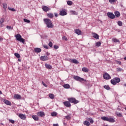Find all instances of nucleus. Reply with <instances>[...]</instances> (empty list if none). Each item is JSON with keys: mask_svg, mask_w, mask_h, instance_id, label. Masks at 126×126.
Masks as SVG:
<instances>
[{"mask_svg": "<svg viewBox=\"0 0 126 126\" xmlns=\"http://www.w3.org/2000/svg\"><path fill=\"white\" fill-rule=\"evenodd\" d=\"M100 46H101V42L98 41V42H96V43H95L96 47H100Z\"/></svg>", "mask_w": 126, "mask_h": 126, "instance_id": "35", "label": "nucleus"}, {"mask_svg": "<svg viewBox=\"0 0 126 126\" xmlns=\"http://www.w3.org/2000/svg\"><path fill=\"white\" fill-rule=\"evenodd\" d=\"M116 114L117 115V116L118 117H122L123 115H122V114H121V113L118 112H116Z\"/></svg>", "mask_w": 126, "mask_h": 126, "instance_id": "39", "label": "nucleus"}, {"mask_svg": "<svg viewBox=\"0 0 126 126\" xmlns=\"http://www.w3.org/2000/svg\"><path fill=\"white\" fill-rule=\"evenodd\" d=\"M72 60L73 59H68V61L70 63H72Z\"/></svg>", "mask_w": 126, "mask_h": 126, "instance_id": "54", "label": "nucleus"}, {"mask_svg": "<svg viewBox=\"0 0 126 126\" xmlns=\"http://www.w3.org/2000/svg\"><path fill=\"white\" fill-rule=\"evenodd\" d=\"M2 5L3 6V8L4 9H6V8H7V4H6V3H4L2 4Z\"/></svg>", "mask_w": 126, "mask_h": 126, "instance_id": "37", "label": "nucleus"}, {"mask_svg": "<svg viewBox=\"0 0 126 126\" xmlns=\"http://www.w3.org/2000/svg\"><path fill=\"white\" fill-rule=\"evenodd\" d=\"M114 80H115V82H116V84L119 83L121 82V79L118 77L114 78Z\"/></svg>", "mask_w": 126, "mask_h": 126, "instance_id": "21", "label": "nucleus"}, {"mask_svg": "<svg viewBox=\"0 0 126 126\" xmlns=\"http://www.w3.org/2000/svg\"><path fill=\"white\" fill-rule=\"evenodd\" d=\"M67 100L69 101L70 103H73V104H77L79 102L78 100H76L75 98L73 97H69L67 98Z\"/></svg>", "mask_w": 126, "mask_h": 126, "instance_id": "3", "label": "nucleus"}, {"mask_svg": "<svg viewBox=\"0 0 126 126\" xmlns=\"http://www.w3.org/2000/svg\"><path fill=\"white\" fill-rule=\"evenodd\" d=\"M48 46H49L50 48H53V43L50 41L48 44Z\"/></svg>", "mask_w": 126, "mask_h": 126, "instance_id": "44", "label": "nucleus"}, {"mask_svg": "<svg viewBox=\"0 0 126 126\" xmlns=\"http://www.w3.org/2000/svg\"><path fill=\"white\" fill-rule=\"evenodd\" d=\"M115 15L117 17H120L121 16V13L119 11L115 12Z\"/></svg>", "mask_w": 126, "mask_h": 126, "instance_id": "23", "label": "nucleus"}, {"mask_svg": "<svg viewBox=\"0 0 126 126\" xmlns=\"http://www.w3.org/2000/svg\"><path fill=\"white\" fill-rule=\"evenodd\" d=\"M57 115H58V113H57V112H53L51 113L52 117H57Z\"/></svg>", "mask_w": 126, "mask_h": 126, "instance_id": "33", "label": "nucleus"}, {"mask_svg": "<svg viewBox=\"0 0 126 126\" xmlns=\"http://www.w3.org/2000/svg\"><path fill=\"white\" fill-rule=\"evenodd\" d=\"M62 40H63L64 41H67V38L65 36H63L62 37Z\"/></svg>", "mask_w": 126, "mask_h": 126, "instance_id": "43", "label": "nucleus"}, {"mask_svg": "<svg viewBox=\"0 0 126 126\" xmlns=\"http://www.w3.org/2000/svg\"><path fill=\"white\" fill-rule=\"evenodd\" d=\"M107 16L109 18H111V19H114L115 17V16L112 12H108L107 13Z\"/></svg>", "mask_w": 126, "mask_h": 126, "instance_id": "10", "label": "nucleus"}, {"mask_svg": "<svg viewBox=\"0 0 126 126\" xmlns=\"http://www.w3.org/2000/svg\"><path fill=\"white\" fill-rule=\"evenodd\" d=\"M65 118L66 120H70V116L69 115L66 116Z\"/></svg>", "mask_w": 126, "mask_h": 126, "instance_id": "45", "label": "nucleus"}, {"mask_svg": "<svg viewBox=\"0 0 126 126\" xmlns=\"http://www.w3.org/2000/svg\"><path fill=\"white\" fill-rule=\"evenodd\" d=\"M14 99H21V96L18 94H15L14 96Z\"/></svg>", "mask_w": 126, "mask_h": 126, "instance_id": "20", "label": "nucleus"}, {"mask_svg": "<svg viewBox=\"0 0 126 126\" xmlns=\"http://www.w3.org/2000/svg\"><path fill=\"white\" fill-rule=\"evenodd\" d=\"M84 125H85V126H90V122L86 121L85 122H84Z\"/></svg>", "mask_w": 126, "mask_h": 126, "instance_id": "30", "label": "nucleus"}, {"mask_svg": "<svg viewBox=\"0 0 126 126\" xmlns=\"http://www.w3.org/2000/svg\"><path fill=\"white\" fill-rule=\"evenodd\" d=\"M82 69V71H84V72H88V71H89V70L88 69V68L86 67H83Z\"/></svg>", "mask_w": 126, "mask_h": 126, "instance_id": "29", "label": "nucleus"}, {"mask_svg": "<svg viewBox=\"0 0 126 126\" xmlns=\"http://www.w3.org/2000/svg\"><path fill=\"white\" fill-rule=\"evenodd\" d=\"M118 25L119 26H123V22L119 21L117 22Z\"/></svg>", "mask_w": 126, "mask_h": 126, "instance_id": "36", "label": "nucleus"}, {"mask_svg": "<svg viewBox=\"0 0 126 126\" xmlns=\"http://www.w3.org/2000/svg\"><path fill=\"white\" fill-rule=\"evenodd\" d=\"M63 104L65 106V107H66L67 108H70V107H71V104H70V102L69 101H64L63 102Z\"/></svg>", "mask_w": 126, "mask_h": 126, "instance_id": "6", "label": "nucleus"}, {"mask_svg": "<svg viewBox=\"0 0 126 126\" xmlns=\"http://www.w3.org/2000/svg\"><path fill=\"white\" fill-rule=\"evenodd\" d=\"M17 116L20 118V119H21V120H26V115L23 114H17Z\"/></svg>", "mask_w": 126, "mask_h": 126, "instance_id": "7", "label": "nucleus"}, {"mask_svg": "<svg viewBox=\"0 0 126 126\" xmlns=\"http://www.w3.org/2000/svg\"><path fill=\"white\" fill-rule=\"evenodd\" d=\"M104 88L105 89H106V90H110V89H111V88H110V87H109V86H104Z\"/></svg>", "mask_w": 126, "mask_h": 126, "instance_id": "38", "label": "nucleus"}, {"mask_svg": "<svg viewBox=\"0 0 126 126\" xmlns=\"http://www.w3.org/2000/svg\"><path fill=\"white\" fill-rule=\"evenodd\" d=\"M103 78L104 79H106V80H108V79H111L112 78L111 77V76L108 74V73H105L103 74Z\"/></svg>", "mask_w": 126, "mask_h": 126, "instance_id": "8", "label": "nucleus"}, {"mask_svg": "<svg viewBox=\"0 0 126 126\" xmlns=\"http://www.w3.org/2000/svg\"><path fill=\"white\" fill-rule=\"evenodd\" d=\"M93 37L96 40H99V35L95 32L93 33Z\"/></svg>", "mask_w": 126, "mask_h": 126, "instance_id": "13", "label": "nucleus"}, {"mask_svg": "<svg viewBox=\"0 0 126 126\" xmlns=\"http://www.w3.org/2000/svg\"><path fill=\"white\" fill-rule=\"evenodd\" d=\"M118 63H119V64H121V62H120V61L118 62Z\"/></svg>", "mask_w": 126, "mask_h": 126, "instance_id": "58", "label": "nucleus"}, {"mask_svg": "<svg viewBox=\"0 0 126 126\" xmlns=\"http://www.w3.org/2000/svg\"><path fill=\"white\" fill-rule=\"evenodd\" d=\"M101 119L103 121H106L107 122H108V120L109 118H108L107 117L103 116L102 117H101Z\"/></svg>", "mask_w": 126, "mask_h": 126, "instance_id": "31", "label": "nucleus"}, {"mask_svg": "<svg viewBox=\"0 0 126 126\" xmlns=\"http://www.w3.org/2000/svg\"><path fill=\"white\" fill-rule=\"evenodd\" d=\"M47 16L49 18H54V14L52 13H50L47 14Z\"/></svg>", "mask_w": 126, "mask_h": 126, "instance_id": "24", "label": "nucleus"}, {"mask_svg": "<svg viewBox=\"0 0 126 126\" xmlns=\"http://www.w3.org/2000/svg\"><path fill=\"white\" fill-rule=\"evenodd\" d=\"M40 60L41 61H48L49 60V58L47 56H41L40 57Z\"/></svg>", "mask_w": 126, "mask_h": 126, "instance_id": "12", "label": "nucleus"}, {"mask_svg": "<svg viewBox=\"0 0 126 126\" xmlns=\"http://www.w3.org/2000/svg\"><path fill=\"white\" fill-rule=\"evenodd\" d=\"M111 84H113V85H116L117 84L116 80H115L114 79L111 80Z\"/></svg>", "mask_w": 126, "mask_h": 126, "instance_id": "32", "label": "nucleus"}, {"mask_svg": "<svg viewBox=\"0 0 126 126\" xmlns=\"http://www.w3.org/2000/svg\"><path fill=\"white\" fill-rule=\"evenodd\" d=\"M54 14H55V17H58V16H59V15H58V13H55Z\"/></svg>", "mask_w": 126, "mask_h": 126, "instance_id": "55", "label": "nucleus"}, {"mask_svg": "<svg viewBox=\"0 0 126 126\" xmlns=\"http://www.w3.org/2000/svg\"><path fill=\"white\" fill-rule=\"evenodd\" d=\"M70 12L72 15H77L78 14V13H77V12L72 10H71L70 11Z\"/></svg>", "mask_w": 126, "mask_h": 126, "instance_id": "17", "label": "nucleus"}, {"mask_svg": "<svg viewBox=\"0 0 126 126\" xmlns=\"http://www.w3.org/2000/svg\"><path fill=\"white\" fill-rule=\"evenodd\" d=\"M112 41L114 43H120V40H119L118 39H117L116 38H113L112 39Z\"/></svg>", "mask_w": 126, "mask_h": 126, "instance_id": "27", "label": "nucleus"}, {"mask_svg": "<svg viewBox=\"0 0 126 126\" xmlns=\"http://www.w3.org/2000/svg\"><path fill=\"white\" fill-rule=\"evenodd\" d=\"M107 122H109V123H115L116 121L113 118H108Z\"/></svg>", "mask_w": 126, "mask_h": 126, "instance_id": "19", "label": "nucleus"}, {"mask_svg": "<svg viewBox=\"0 0 126 126\" xmlns=\"http://www.w3.org/2000/svg\"><path fill=\"white\" fill-rule=\"evenodd\" d=\"M43 47L45 49H49V46L47 45H44Z\"/></svg>", "mask_w": 126, "mask_h": 126, "instance_id": "53", "label": "nucleus"}, {"mask_svg": "<svg viewBox=\"0 0 126 126\" xmlns=\"http://www.w3.org/2000/svg\"><path fill=\"white\" fill-rule=\"evenodd\" d=\"M124 60H125V61H126V57L124 58Z\"/></svg>", "mask_w": 126, "mask_h": 126, "instance_id": "61", "label": "nucleus"}, {"mask_svg": "<svg viewBox=\"0 0 126 126\" xmlns=\"http://www.w3.org/2000/svg\"><path fill=\"white\" fill-rule=\"evenodd\" d=\"M24 21L26 23H30V20H27V19H24Z\"/></svg>", "mask_w": 126, "mask_h": 126, "instance_id": "42", "label": "nucleus"}, {"mask_svg": "<svg viewBox=\"0 0 126 126\" xmlns=\"http://www.w3.org/2000/svg\"><path fill=\"white\" fill-rule=\"evenodd\" d=\"M42 52V49L40 48H34L35 53H41Z\"/></svg>", "mask_w": 126, "mask_h": 126, "instance_id": "16", "label": "nucleus"}, {"mask_svg": "<svg viewBox=\"0 0 126 126\" xmlns=\"http://www.w3.org/2000/svg\"><path fill=\"white\" fill-rule=\"evenodd\" d=\"M8 9H9V10H11V11H16L15 9H14V8H8Z\"/></svg>", "mask_w": 126, "mask_h": 126, "instance_id": "46", "label": "nucleus"}, {"mask_svg": "<svg viewBox=\"0 0 126 126\" xmlns=\"http://www.w3.org/2000/svg\"><path fill=\"white\" fill-rule=\"evenodd\" d=\"M43 21L45 24H46V26L48 28H53V27H54V25L52 24V21H51L50 19H44Z\"/></svg>", "mask_w": 126, "mask_h": 126, "instance_id": "1", "label": "nucleus"}, {"mask_svg": "<svg viewBox=\"0 0 126 126\" xmlns=\"http://www.w3.org/2000/svg\"><path fill=\"white\" fill-rule=\"evenodd\" d=\"M45 67L48 69H52V65L49 64H45Z\"/></svg>", "mask_w": 126, "mask_h": 126, "instance_id": "28", "label": "nucleus"}, {"mask_svg": "<svg viewBox=\"0 0 126 126\" xmlns=\"http://www.w3.org/2000/svg\"><path fill=\"white\" fill-rule=\"evenodd\" d=\"M0 94H1V91H0Z\"/></svg>", "mask_w": 126, "mask_h": 126, "instance_id": "62", "label": "nucleus"}, {"mask_svg": "<svg viewBox=\"0 0 126 126\" xmlns=\"http://www.w3.org/2000/svg\"><path fill=\"white\" fill-rule=\"evenodd\" d=\"M41 8L45 12H47V11L51 10V8L47 6H42Z\"/></svg>", "mask_w": 126, "mask_h": 126, "instance_id": "5", "label": "nucleus"}, {"mask_svg": "<svg viewBox=\"0 0 126 126\" xmlns=\"http://www.w3.org/2000/svg\"><path fill=\"white\" fill-rule=\"evenodd\" d=\"M75 33L77 34V35H81V31L79 29H76L75 30Z\"/></svg>", "mask_w": 126, "mask_h": 126, "instance_id": "15", "label": "nucleus"}, {"mask_svg": "<svg viewBox=\"0 0 126 126\" xmlns=\"http://www.w3.org/2000/svg\"><path fill=\"white\" fill-rule=\"evenodd\" d=\"M53 126H59V124H53Z\"/></svg>", "mask_w": 126, "mask_h": 126, "instance_id": "57", "label": "nucleus"}, {"mask_svg": "<svg viewBox=\"0 0 126 126\" xmlns=\"http://www.w3.org/2000/svg\"><path fill=\"white\" fill-rule=\"evenodd\" d=\"M4 104H6V105H7L8 106H11V102H10V101L5 99L3 101Z\"/></svg>", "mask_w": 126, "mask_h": 126, "instance_id": "14", "label": "nucleus"}, {"mask_svg": "<svg viewBox=\"0 0 126 126\" xmlns=\"http://www.w3.org/2000/svg\"><path fill=\"white\" fill-rule=\"evenodd\" d=\"M91 124H93L94 123V121H93V120L91 119L90 121Z\"/></svg>", "mask_w": 126, "mask_h": 126, "instance_id": "56", "label": "nucleus"}, {"mask_svg": "<svg viewBox=\"0 0 126 126\" xmlns=\"http://www.w3.org/2000/svg\"><path fill=\"white\" fill-rule=\"evenodd\" d=\"M14 55H15V57H16V58H17L18 59H19L20 58V55H19V54L15 53Z\"/></svg>", "mask_w": 126, "mask_h": 126, "instance_id": "40", "label": "nucleus"}, {"mask_svg": "<svg viewBox=\"0 0 126 126\" xmlns=\"http://www.w3.org/2000/svg\"><path fill=\"white\" fill-rule=\"evenodd\" d=\"M17 41H19L21 43H24L25 42V40L22 38L21 35L18 34L15 36Z\"/></svg>", "mask_w": 126, "mask_h": 126, "instance_id": "2", "label": "nucleus"}, {"mask_svg": "<svg viewBox=\"0 0 126 126\" xmlns=\"http://www.w3.org/2000/svg\"><path fill=\"white\" fill-rule=\"evenodd\" d=\"M116 1L117 0H109V2L110 3H111V4H114Z\"/></svg>", "mask_w": 126, "mask_h": 126, "instance_id": "34", "label": "nucleus"}, {"mask_svg": "<svg viewBox=\"0 0 126 126\" xmlns=\"http://www.w3.org/2000/svg\"><path fill=\"white\" fill-rule=\"evenodd\" d=\"M67 4H68V5H72V1H67Z\"/></svg>", "mask_w": 126, "mask_h": 126, "instance_id": "41", "label": "nucleus"}, {"mask_svg": "<svg viewBox=\"0 0 126 126\" xmlns=\"http://www.w3.org/2000/svg\"><path fill=\"white\" fill-rule=\"evenodd\" d=\"M117 70L119 72L123 71V69H122L121 68H117Z\"/></svg>", "mask_w": 126, "mask_h": 126, "instance_id": "48", "label": "nucleus"}, {"mask_svg": "<svg viewBox=\"0 0 126 126\" xmlns=\"http://www.w3.org/2000/svg\"><path fill=\"white\" fill-rule=\"evenodd\" d=\"M3 22H4V19L2 18L1 21H0V24H1L2 23H3Z\"/></svg>", "mask_w": 126, "mask_h": 126, "instance_id": "47", "label": "nucleus"}, {"mask_svg": "<svg viewBox=\"0 0 126 126\" xmlns=\"http://www.w3.org/2000/svg\"><path fill=\"white\" fill-rule=\"evenodd\" d=\"M32 118L34 121H39V118L36 115H32Z\"/></svg>", "mask_w": 126, "mask_h": 126, "instance_id": "22", "label": "nucleus"}, {"mask_svg": "<svg viewBox=\"0 0 126 126\" xmlns=\"http://www.w3.org/2000/svg\"><path fill=\"white\" fill-rule=\"evenodd\" d=\"M63 86L65 89H69V88H70V86L68 84H65L63 85Z\"/></svg>", "mask_w": 126, "mask_h": 126, "instance_id": "18", "label": "nucleus"}, {"mask_svg": "<svg viewBox=\"0 0 126 126\" xmlns=\"http://www.w3.org/2000/svg\"><path fill=\"white\" fill-rule=\"evenodd\" d=\"M54 48H55V50H58V49H59V46L57 45H54Z\"/></svg>", "mask_w": 126, "mask_h": 126, "instance_id": "49", "label": "nucleus"}, {"mask_svg": "<svg viewBox=\"0 0 126 126\" xmlns=\"http://www.w3.org/2000/svg\"><path fill=\"white\" fill-rule=\"evenodd\" d=\"M6 28H7V29H8V30H10V29H12V28H11V27L8 26H7L6 27Z\"/></svg>", "mask_w": 126, "mask_h": 126, "instance_id": "52", "label": "nucleus"}, {"mask_svg": "<svg viewBox=\"0 0 126 126\" xmlns=\"http://www.w3.org/2000/svg\"><path fill=\"white\" fill-rule=\"evenodd\" d=\"M72 63L76 64L79 63V62L76 59H72Z\"/></svg>", "mask_w": 126, "mask_h": 126, "instance_id": "26", "label": "nucleus"}, {"mask_svg": "<svg viewBox=\"0 0 126 126\" xmlns=\"http://www.w3.org/2000/svg\"><path fill=\"white\" fill-rule=\"evenodd\" d=\"M67 14V13L65 11V9L61 10L60 11V15H61L62 16H64V15H66Z\"/></svg>", "mask_w": 126, "mask_h": 126, "instance_id": "9", "label": "nucleus"}, {"mask_svg": "<svg viewBox=\"0 0 126 126\" xmlns=\"http://www.w3.org/2000/svg\"><path fill=\"white\" fill-rule=\"evenodd\" d=\"M9 122L11 124H14V122H15L14 120H10V119L9 120Z\"/></svg>", "mask_w": 126, "mask_h": 126, "instance_id": "50", "label": "nucleus"}, {"mask_svg": "<svg viewBox=\"0 0 126 126\" xmlns=\"http://www.w3.org/2000/svg\"><path fill=\"white\" fill-rule=\"evenodd\" d=\"M63 125H64V126H66V123H63Z\"/></svg>", "mask_w": 126, "mask_h": 126, "instance_id": "59", "label": "nucleus"}, {"mask_svg": "<svg viewBox=\"0 0 126 126\" xmlns=\"http://www.w3.org/2000/svg\"><path fill=\"white\" fill-rule=\"evenodd\" d=\"M42 84L43 85V86H44V87H47V85H46V84H45V83L43 81L42 82Z\"/></svg>", "mask_w": 126, "mask_h": 126, "instance_id": "51", "label": "nucleus"}, {"mask_svg": "<svg viewBox=\"0 0 126 126\" xmlns=\"http://www.w3.org/2000/svg\"><path fill=\"white\" fill-rule=\"evenodd\" d=\"M37 115L38 117H41L43 118V117H45V113L43 111L38 112L37 113Z\"/></svg>", "mask_w": 126, "mask_h": 126, "instance_id": "11", "label": "nucleus"}, {"mask_svg": "<svg viewBox=\"0 0 126 126\" xmlns=\"http://www.w3.org/2000/svg\"><path fill=\"white\" fill-rule=\"evenodd\" d=\"M49 97L50 99H55V95L53 94H49Z\"/></svg>", "mask_w": 126, "mask_h": 126, "instance_id": "25", "label": "nucleus"}, {"mask_svg": "<svg viewBox=\"0 0 126 126\" xmlns=\"http://www.w3.org/2000/svg\"><path fill=\"white\" fill-rule=\"evenodd\" d=\"M18 61H19V62H21V60L18 59Z\"/></svg>", "mask_w": 126, "mask_h": 126, "instance_id": "60", "label": "nucleus"}, {"mask_svg": "<svg viewBox=\"0 0 126 126\" xmlns=\"http://www.w3.org/2000/svg\"><path fill=\"white\" fill-rule=\"evenodd\" d=\"M74 79L77 81H79L80 82H82L83 81H86L84 78H82L78 76H74Z\"/></svg>", "mask_w": 126, "mask_h": 126, "instance_id": "4", "label": "nucleus"}]
</instances>
